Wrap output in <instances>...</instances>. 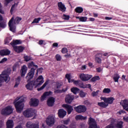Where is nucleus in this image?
Returning <instances> with one entry per match:
<instances>
[{
  "label": "nucleus",
  "mask_w": 128,
  "mask_h": 128,
  "mask_svg": "<svg viewBox=\"0 0 128 128\" xmlns=\"http://www.w3.org/2000/svg\"><path fill=\"white\" fill-rule=\"evenodd\" d=\"M28 82V83L26 85L27 90H32L34 86H35V88H37L38 86H40L44 82V78L42 76H39L36 80H29Z\"/></svg>",
  "instance_id": "obj_1"
},
{
  "label": "nucleus",
  "mask_w": 128,
  "mask_h": 128,
  "mask_svg": "<svg viewBox=\"0 0 128 128\" xmlns=\"http://www.w3.org/2000/svg\"><path fill=\"white\" fill-rule=\"evenodd\" d=\"M28 68H30V70L26 76V78L27 82H29L33 78L35 70H36V68H38V66L35 64L34 62H31L28 64Z\"/></svg>",
  "instance_id": "obj_2"
},
{
  "label": "nucleus",
  "mask_w": 128,
  "mask_h": 128,
  "mask_svg": "<svg viewBox=\"0 0 128 128\" xmlns=\"http://www.w3.org/2000/svg\"><path fill=\"white\" fill-rule=\"evenodd\" d=\"M10 72H12L10 68H8L2 72V74H0V84L4 82H10V78L8 76L10 74Z\"/></svg>",
  "instance_id": "obj_3"
},
{
  "label": "nucleus",
  "mask_w": 128,
  "mask_h": 128,
  "mask_svg": "<svg viewBox=\"0 0 128 128\" xmlns=\"http://www.w3.org/2000/svg\"><path fill=\"white\" fill-rule=\"evenodd\" d=\"M18 100H19V101H18ZM24 97H20V98L17 97V112L18 113H21V112H22L24 107Z\"/></svg>",
  "instance_id": "obj_4"
},
{
  "label": "nucleus",
  "mask_w": 128,
  "mask_h": 128,
  "mask_svg": "<svg viewBox=\"0 0 128 128\" xmlns=\"http://www.w3.org/2000/svg\"><path fill=\"white\" fill-rule=\"evenodd\" d=\"M120 104L122 106L124 110H120L118 112L119 114L121 115L122 114L126 113V111H128V100L125 99L124 100L121 101Z\"/></svg>",
  "instance_id": "obj_5"
},
{
  "label": "nucleus",
  "mask_w": 128,
  "mask_h": 128,
  "mask_svg": "<svg viewBox=\"0 0 128 128\" xmlns=\"http://www.w3.org/2000/svg\"><path fill=\"white\" fill-rule=\"evenodd\" d=\"M34 109L32 108H30L26 109L23 112V114L24 117H26L27 118H30V117H32L34 116Z\"/></svg>",
  "instance_id": "obj_6"
},
{
  "label": "nucleus",
  "mask_w": 128,
  "mask_h": 128,
  "mask_svg": "<svg viewBox=\"0 0 128 128\" xmlns=\"http://www.w3.org/2000/svg\"><path fill=\"white\" fill-rule=\"evenodd\" d=\"M74 109L77 113H84L86 111V108L84 105H79L74 107Z\"/></svg>",
  "instance_id": "obj_7"
},
{
  "label": "nucleus",
  "mask_w": 128,
  "mask_h": 128,
  "mask_svg": "<svg viewBox=\"0 0 128 128\" xmlns=\"http://www.w3.org/2000/svg\"><path fill=\"white\" fill-rule=\"evenodd\" d=\"M16 20L14 21V17H12L8 22V26L11 32H16Z\"/></svg>",
  "instance_id": "obj_8"
},
{
  "label": "nucleus",
  "mask_w": 128,
  "mask_h": 128,
  "mask_svg": "<svg viewBox=\"0 0 128 128\" xmlns=\"http://www.w3.org/2000/svg\"><path fill=\"white\" fill-rule=\"evenodd\" d=\"M12 112V108L10 106H8L2 109L1 112L2 114H10Z\"/></svg>",
  "instance_id": "obj_9"
},
{
  "label": "nucleus",
  "mask_w": 128,
  "mask_h": 128,
  "mask_svg": "<svg viewBox=\"0 0 128 128\" xmlns=\"http://www.w3.org/2000/svg\"><path fill=\"white\" fill-rule=\"evenodd\" d=\"M56 122V120L54 116H48L46 119V123L48 126H53Z\"/></svg>",
  "instance_id": "obj_10"
},
{
  "label": "nucleus",
  "mask_w": 128,
  "mask_h": 128,
  "mask_svg": "<svg viewBox=\"0 0 128 128\" xmlns=\"http://www.w3.org/2000/svg\"><path fill=\"white\" fill-rule=\"evenodd\" d=\"M88 121V124L90 125L88 128H98L95 119L92 118V117H90Z\"/></svg>",
  "instance_id": "obj_11"
},
{
  "label": "nucleus",
  "mask_w": 128,
  "mask_h": 128,
  "mask_svg": "<svg viewBox=\"0 0 128 128\" xmlns=\"http://www.w3.org/2000/svg\"><path fill=\"white\" fill-rule=\"evenodd\" d=\"M92 74H80V80H84V82L92 78Z\"/></svg>",
  "instance_id": "obj_12"
},
{
  "label": "nucleus",
  "mask_w": 128,
  "mask_h": 128,
  "mask_svg": "<svg viewBox=\"0 0 128 128\" xmlns=\"http://www.w3.org/2000/svg\"><path fill=\"white\" fill-rule=\"evenodd\" d=\"M56 99L54 97H50L46 101V104L48 107H52L54 105Z\"/></svg>",
  "instance_id": "obj_13"
},
{
  "label": "nucleus",
  "mask_w": 128,
  "mask_h": 128,
  "mask_svg": "<svg viewBox=\"0 0 128 128\" xmlns=\"http://www.w3.org/2000/svg\"><path fill=\"white\" fill-rule=\"evenodd\" d=\"M28 72V68L26 64H24L21 67L20 70V76L22 78H24L26 72Z\"/></svg>",
  "instance_id": "obj_14"
},
{
  "label": "nucleus",
  "mask_w": 128,
  "mask_h": 128,
  "mask_svg": "<svg viewBox=\"0 0 128 128\" xmlns=\"http://www.w3.org/2000/svg\"><path fill=\"white\" fill-rule=\"evenodd\" d=\"M74 99V95H72V94H68V95H66V97L65 101L68 104H71Z\"/></svg>",
  "instance_id": "obj_15"
},
{
  "label": "nucleus",
  "mask_w": 128,
  "mask_h": 128,
  "mask_svg": "<svg viewBox=\"0 0 128 128\" xmlns=\"http://www.w3.org/2000/svg\"><path fill=\"white\" fill-rule=\"evenodd\" d=\"M62 106L64 108L66 109L68 114H71L72 112L74 110L73 106H71V105H68V104H63Z\"/></svg>",
  "instance_id": "obj_16"
},
{
  "label": "nucleus",
  "mask_w": 128,
  "mask_h": 128,
  "mask_svg": "<svg viewBox=\"0 0 128 128\" xmlns=\"http://www.w3.org/2000/svg\"><path fill=\"white\" fill-rule=\"evenodd\" d=\"M26 127L27 128H39V124L32 123V122L29 121L27 122Z\"/></svg>",
  "instance_id": "obj_17"
},
{
  "label": "nucleus",
  "mask_w": 128,
  "mask_h": 128,
  "mask_svg": "<svg viewBox=\"0 0 128 128\" xmlns=\"http://www.w3.org/2000/svg\"><path fill=\"white\" fill-rule=\"evenodd\" d=\"M39 104V100L38 99L32 98L30 102V106L34 107H36Z\"/></svg>",
  "instance_id": "obj_18"
},
{
  "label": "nucleus",
  "mask_w": 128,
  "mask_h": 128,
  "mask_svg": "<svg viewBox=\"0 0 128 128\" xmlns=\"http://www.w3.org/2000/svg\"><path fill=\"white\" fill-rule=\"evenodd\" d=\"M58 9L62 12H66V8L62 2H58Z\"/></svg>",
  "instance_id": "obj_19"
},
{
  "label": "nucleus",
  "mask_w": 128,
  "mask_h": 128,
  "mask_svg": "<svg viewBox=\"0 0 128 128\" xmlns=\"http://www.w3.org/2000/svg\"><path fill=\"white\" fill-rule=\"evenodd\" d=\"M66 115V111L64 109H59L58 111V116L60 118H64Z\"/></svg>",
  "instance_id": "obj_20"
},
{
  "label": "nucleus",
  "mask_w": 128,
  "mask_h": 128,
  "mask_svg": "<svg viewBox=\"0 0 128 128\" xmlns=\"http://www.w3.org/2000/svg\"><path fill=\"white\" fill-rule=\"evenodd\" d=\"M52 91H49V92H44L43 95L41 96V101H44L48 96H50V95H52Z\"/></svg>",
  "instance_id": "obj_21"
},
{
  "label": "nucleus",
  "mask_w": 128,
  "mask_h": 128,
  "mask_svg": "<svg viewBox=\"0 0 128 128\" xmlns=\"http://www.w3.org/2000/svg\"><path fill=\"white\" fill-rule=\"evenodd\" d=\"M6 128H14V121L12 120H8L6 123Z\"/></svg>",
  "instance_id": "obj_22"
},
{
  "label": "nucleus",
  "mask_w": 128,
  "mask_h": 128,
  "mask_svg": "<svg viewBox=\"0 0 128 128\" xmlns=\"http://www.w3.org/2000/svg\"><path fill=\"white\" fill-rule=\"evenodd\" d=\"M10 54V51L8 49L0 51V56H8Z\"/></svg>",
  "instance_id": "obj_23"
},
{
  "label": "nucleus",
  "mask_w": 128,
  "mask_h": 128,
  "mask_svg": "<svg viewBox=\"0 0 128 128\" xmlns=\"http://www.w3.org/2000/svg\"><path fill=\"white\" fill-rule=\"evenodd\" d=\"M87 116H82V115H76L75 117L76 120H86Z\"/></svg>",
  "instance_id": "obj_24"
},
{
  "label": "nucleus",
  "mask_w": 128,
  "mask_h": 128,
  "mask_svg": "<svg viewBox=\"0 0 128 128\" xmlns=\"http://www.w3.org/2000/svg\"><path fill=\"white\" fill-rule=\"evenodd\" d=\"M74 11L76 13L80 14L84 12V8H82V7L78 6L75 8Z\"/></svg>",
  "instance_id": "obj_25"
},
{
  "label": "nucleus",
  "mask_w": 128,
  "mask_h": 128,
  "mask_svg": "<svg viewBox=\"0 0 128 128\" xmlns=\"http://www.w3.org/2000/svg\"><path fill=\"white\" fill-rule=\"evenodd\" d=\"M25 47L22 46H17V53L20 54V52H23L24 50H25Z\"/></svg>",
  "instance_id": "obj_26"
},
{
  "label": "nucleus",
  "mask_w": 128,
  "mask_h": 128,
  "mask_svg": "<svg viewBox=\"0 0 128 128\" xmlns=\"http://www.w3.org/2000/svg\"><path fill=\"white\" fill-rule=\"evenodd\" d=\"M98 105L100 107H102V108H106L108 106V104H106L104 103V102H98Z\"/></svg>",
  "instance_id": "obj_27"
},
{
  "label": "nucleus",
  "mask_w": 128,
  "mask_h": 128,
  "mask_svg": "<svg viewBox=\"0 0 128 128\" xmlns=\"http://www.w3.org/2000/svg\"><path fill=\"white\" fill-rule=\"evenodd\" d=\"M100 54H96V56H95V62H98V64H101L102 63V58H100L99 56Z\"/></svg>",
  "instance_id": "obj_28"
},
{
  "label": "nucleus",
  "mask_w": 128,
  "mask_h": 128,
  "mask_svg": "<svg viewBox=\"0 0 128 128\" xmlns=\"http://www.w3.org/2000/svg\"><path fill=\"white\" fill-rule=\"evenodd\" d=\"M48 84V80H46L45 82H44V84H42V86H40V88H38V92H40V90H44V88H46V86H47V84Z\"/></svg>",
  "instance_id": "obj_29"
},
{
  "label": "nucleus",
  "mask_w": 128,
  "mask_h": 128,
  "mask_svg": "<svg viewBox=\"0 0 128 128\" xmlns=\"http://www.w3.org/2000/svg\"><path fill=\"white\" fill-rule=\"evenodd\" d=\"M11 46L14 48V50L16 52V40H14L11 43Z\"/></svg>",
  "instance_id": "obj_30"
},
{
  "label": "nucleus",
  "mask_w": 128,
  "mask_h": 128,
  "mask_svg": "<svg viewBox=\"0 0 128 128\" xmlns=\"http://www.w3.org/2000/svg\"><path fill=\"white\" fill-rule=\"evenodd\" d=\"M71 91L74 94H78L80 92V89L77 87H73V88H71Z\"/></svg>",
  "instance_id": "obj_31"
},
{
  "label": "nucleus",
  "mask_w": 128,
  "mask_h": 128,
  "mask_svg": "<svg viewBox=\"0 0 128 128\" xmlns=\"http://www.w3.org/2000/svg\"><path fill=\"white\" fill-rule=\"evenodd\" d=\"M114 99L113 97H110V98H106V104H112Z\"/></svg>",
  "instance_id": "obj_32"
},
{
  "label": "nucleus",
  "mask_w": 128,
  "mask_h": 128,
  "mask_svg": "<svg viewBox=\"0 0 128 128\" xmlns=\"http://www.w3.org/2000/svg\"><path fill=\"white\" fill-rule=\"evenodd\" d=\"M120 78V76L118 74H114L113 78L115 82H118Z\"/></svg>",
  "instance_id": "obj_33"
},
{
  "label": "nucleus",
  "mask_w": 128,
  "mask_h": 128,
  "mask_svg": "<svg viewBox=\"0 0 128 128\" xmlns=\"http://www.w3.org/2000/svg\"><path fill=\"white\" fill-rule=\"evenodd\" d=\"M66 90H68V88H66V89H62V90H55L54 92L55 94H61V92H65Z\"/></svg>",
  "instance_id": "obj_34"
},
{
  "label": "nucleus",
  "mask_w": 128,
  "mask_h": 128,
  "mask_svg": "<svg viewBox=\"0 0 128 128\" xmlns=\"http://www.w3.org/2000/svg\"><path fill=\"white\" fill-rule=\"evenodd\" d=\"M123 124L124 122H122V121H119L118 122H117L116 126L118 128H122Z\"/></svg>",
  "instance_id": "obj_35"
},
{
  "label": "nucleus",
  "mask_w": 128,
  "mask_h": 128,
  "mask_svg": "<svg viewBox=\"0 0 128 128\" xmlns=\"http://www.w3.org/2000/svg\"><path fill=\"white\" fill-rule=\"evenodd\" d=\"M71 76L70 74H66V78L68 80V82H73L72 80H71Z\"/></svg>",
  "instance_id": "obj_36"
},
{
  "label": "nucleus",
  "mask_w": 128,
  "mask_h": 128,
  "mask_svg": "<svg viewBox=\"0 0 128 128\" xmlns=\"http://www.w3.org/2000/svg\"><path fill=\"white\" fill-rule=\"evenodd\" d=\"M100 79V78L99 76H93V78H92L91 80L92 82H96V80H99Z\"/></svg>",
  "instance_id": "obj_37"
},
{
  "label": "nucleus",
  "mask_w": 128,
  "mask_h": 128,
  "mask_svg": "<svg viewBox=\"0 0 128 128\" xmlns=\"http://www.w3.org/2000/svg\"><path fill=\"white\" fill-rule=\"evenodd\" d=\"M100 90H97V91H93V92H92V96L93 97H96V96H98V92H99Z\"/></svg>",
  "instance_id": "obj_38"
},
{
  "label": "nucleus",
  "mask_w": 128,
  "mask_h": 128,
  "mask_svg": "<svg viewBox=\"0 0 128 128\" xmlns=\"http://www.w3.org/2000/svg\"><path fill=\"white\" fill-rule=\"evenodd\" d=\"M41 19L42 18H40V17H38V18H34L32 23H38L39 21H40Z\"/></svg>",
  "instance_id": "obj_39"
},
{
  "label": "nucleus",
  "mask_w": 128,
  "mask_h": 128,
  "mask_svg": "<svg viewBox=\"0 0 128 128\" xmlns=\"http://www.w3.org/2000/svg\"><path fill=\"white\" fill-rule=\"evenodd\" d=\"M56 60L60 62L62 60V56H60V54H58L56 56Z\"/></svg>",
  "instance_id": "obj_40"
},
{
  "label": "nucleus",
  "mask_w": 128,
  "mask_h": 128,
  "mask_svg": "<svg viewBox=\"0 0 128 128\" xmlns=\"http://www.w3.org/2000/svg\"><path fill=\"white\" fill-rule=\"evenodd\" d=\"M111 90L110 89V88H104L103 90V92H106V94H109V92H110Z\"/></svg>",
  "instance_id": "obj_41"
},
{
  "label": "nucleus",
  "mask_w": 128,
  "mask_h": 128,
  "mask_svg": "<svg viewBox=\"0 0 128 128\" xmlns=\"http://www.w3.org/2000/svg\"><path fill=\"white\" fill-rule=\"evenodd\" d=\"M78 86H80V88H86V86L84 84V82H78Z\"/></svg>",
  "instance_id": "obj_42"
},
{
  "label": "nucleus",
  "mask_w": 128,
  "mask_h": 128,
  "mask_svg": "<svg viewBox=\"0 0 128 128\" xmlns=\"http://www.w3.org/2000/svg\"><path fill=\"white\" fill-rule=\"evenodd\" d=\"M87 20V17L83 16V17H80V20L82 21V22H85Z\"/></svg>",
  "instance_id": "obj_43"
},
{
  "label": "nucleus",
  "mask_w": 128,
  "mask_h": 128,
  "mask_svg": "<svg viewBox=\"0 0 128 128\" xmlns=\"http://www.w3.org/2000/svg\"><path fill=\"white\" fill-rule=\"evenodd\" d=\"M24 58L26 62H29V60H31L30 56H24Z\"/></svg>",
  "instance_id": "obj_44"
},
{
  "label": "nucleus",
  "mask_w": 128,
  "mask_h": 128,
  "mask_svg": "<svg viewBox=\"0 0 128 128\" xmlns=\"http://www.w3.org/2000/svg\"><path fill=\"white\" fill-rule=\"evenodd\" d=\"M62 54H66L68 52V48H63L62 49Z\"/></svg>",
  "instance_id": "obj_45"
},
{
  "label": "nucleus",
  "mask_w": 128,
  "mask_h": 128,
  "mask_svg": "<svg viewBox=\"0 0 128 128\" xmlns=\"http://www.w3.org/2000/svg\"><path fill=\"white\" fill-rule=\"evenodd\" d=\"M20 82H21V76H19L17 78V87H18V84H20Z\"/></svg>",
  "instance_id": "obj_46"
},
{
  "label": "nucleus",
  "mask_w": 128,
  "mask_h": 128,
  "mask_svg": "<svg viewBox=\"0 0 128 128\" xmlns=\"http://www.w3.org/2000/svg\"><path fill=\"white\" fill-rule=\"evenodd\" d=\"M12 0H5V2H4L5 6H7L8 4L10 2H12Z\"/></svg>",
  "instance_id": "obj_47"
},
{
  "label": "nucleus",
  "mask_w": 128,
  "mask_h": 128,
  "mask_svg": "<svg viewBox=\"0 0 128 128\" xmlns=\"http://www.w3.org/2000/svg\"><path fill=\"white\" fill-rule=\"evenodd\" d=\"M6 22H0V26L2 28H6Z\"/></svg>",
  "instance_id": "obj_48"
},
{
  "label": "nucleus",
  "mask_w": 128,
  "mask_h": 128,
  "mask_svg": "<svg viewBox=\"0 0 128 128\" xmlns=\"http://www.w3.org/2000/svg\"><path fill=\"white\" fill-rule=\"evenodd\" d=\"M64 18L66 20H69L70 16V15H66V14H64L63 15Z\"/></svg>",
  "instance_id": "obj_49"
},
{
  "label": "nucleus",
  "mask_w": 128,
  "mask_h": 128,
  "mask_svg": "<svg viewBox=\"0 0 128 128\" xmlns=\"http://www.w3.org/2000/svg\"><path fill=\"white\" fill-rule=\"evenodd\" d=\"M80 97L84 98V97H85L86 94L84 92H83V91H80Z\"/></svg>",
  "instance_id": "obj_50"
},
{
  "label": "nucleus",
  "mask_w": 128,
  "mask_h": 128,
  "mask_svg": "<svg viewBox=\"0 0 128 128\" xmlns=\"http://www.w3.org/2000/svg\"><path fill=\"white\" fill-rule=\"evenodd\" d=\"M56 86L57 88H61V86H62V84H61V82H56Z\"/></svg>",
  "instance_id": "obj_51"
},
{
  "label": "nucleus",
  "mask_w": 128,
  "mask_h": 128,
  "mask_svg": "<svg viewBox=\"0 0 128 128\" xmlns=\"http://www.w3.org/2000/svg\"><path fill=\"white\" fill-rule=\"evenodd\" d=\"M38 44H40V46H42V44L46 46V42H44V40H39Z\"/></svg>",
  "instance_id": "obj_52"
},
{
  "label": "nucleus",
  "mask_w": 128,
  "mask_h": 128,
  "mask_svg": "<svg viewBox=\"0 0 128 128\" xmlns=\"http://www.w3.org/2000/svg\"><path fill=\"white\" fill-rule=\"evenodd\" d=\"M70 121V119L68 118L66 120H64V124H65V125H68Z\"/></svg>",
  "instance_id": "obj_53"
},
{
  "label": "nucleus",
  "mask_w": 128,
  "mask_h": 128,
  "mask_svg": "<svg viewBox=\"0 0 128 128\" xmlns=\"http://www.w3.org/2000/svg\"><path fill=\"white\" fill-rule=\"evenodd\" d=\"M23 42L21 39H17V46L18 44H22Z\"/></svg>",
  "instance_id": "obj_54"
},
{
  "label": "nucleus",
  "mask_w": 128,
  "mask_h": 128,
  "mask_svg": "<svg viewBox=\"0 0 128 128\" xmlns=\"http://www.w3.org/2000/svg\"><path fill=\"white\" fill-rule=\"evenodd\" d=\"M114 124H110L105 127V128H114Z\"/></svg>",
  "instance_id": "obj_55"
},
{
  "label": "nucleus",
  "mask_w": 128,
  "mask_h": 128,
  "mask_svg": "<svg viewBox=\"0 0 128 128\" xmlns=\"http://www.w3.org/2000/svg\"><path fill=\"white\" fill-rule=\"evenodd\" d=\"M123 120L125 122H128V116H124L123 117Z\"/></svg>",
  "instance_id": "obj_56"
},
{
  "label": "nucleus",
  "mask_w": 128,
  "mask_h": 128,
  "mask_svg": "<svg viewBox=\"0 0 128 128\" xmlns=\"http://www.w3.org/2000/svg\"><path fill=\"white\" fill-rule=\"evenodd\" d=\"M101 100H104L105 104H107V98L105 97H100Z\"/></svg>",
  "instance_id": "obj_57"
},
{
  "label": "nucleus",
  "mask_w": 128,
  "mask_h": 128,
  "mask_svg": "<svg viewBox=\"0 0 128 128\" xmlns=\"http://www.w3.org/2000/svg\"><path fill=\"white\" fill-rule=\"evenodd\" d=\"M56 128H68V127L67 126H65V125H62V126H60V125H58Z\"/></svg>",
  "instance_id": "obj_58"
},
{
  "label": "nucleus",
  "mask_w": 128,
  "mask_h": 128,
  "mask_svg": "<svg viewBox=\"0 0 128 128\" xmlns=\"http://www.w3.org/2000/svg\"><path fill=\"white\" fill-rule=\"evenodd\" d=\"M21 20H22V18L17 16V24H18L20 22Z\"/></svg>",
  "instance_id": "obj_59"
},
{
  "label": "nucleus",
  "mask_w": 128,
  "mask_h": 128,
  "mask_svg": "<svg viewBox=\"0 0 128 128\" xmlns=\"http://www.w3.org/2000/svg\"><path fill=\"white\" fill-rule=\"evenodd\" d=\"M0 13L4 14V12L2 10V4L0 3Z\"/></svg>",
  "instance_id": "obj_60"
},
{
  "label": "nucleus",
  "mask_w": 128,
  "mask_h": 128,
  "mask_svg": "<svg viewBox=\"0 0 128 128\" xmlns=\"http://www.w3.org/2000/svg\"><path fill=\"white\" fill-rule=\"evenodd\" d=\"M8 60V58H4L0 62V64H2V62H6Z\"/></svg>",
  "instance_id": "obj_61"
},
{
  "label": "nucleus",
  "mask_w": 128,
  "mask_h": 128,
  "mask_svg": "<svg viewBox=\"0 0 128 128\" xmlns=\"http://www.w3.org/2000/svg\"><path fill=\"white\" fill-rule=\"evenodd\" d=\"M52 46L53 48H57L58 46V42H54V44H53Z\"/></svg>",
  "instance_id": "obj_62"
},
{
  "label": "nucleus",
  "mask_w": 128,
  "mask_h": 128,
  "mask_svg": "<svg viewBox=\"0 0 128 128\" xmlns=\"http://www.w3.org/2000/svg\"><path fill=\"white\" fill-rule=\"evenodd\" d=\"M64 56H66V58H70L72 56H70V54H65Z\"/></svg>",
  "instance_id": "obj_63"
},
{
  "label": "nucleus",
  "mask_w": 128,
  "mask_h": 128,
  "mask_svg": "<svg viewBox=\"0 0 128 128\" xmlns=\"http://www.w3.org/2000/svg\"><path fill=\"white\" fill-rule=\"evenodd\" d=\"M96 70L98 72H100L102 70V68H97Z\"/></svg>",
  "instance_id": "obj_64"
}]
</instances>
